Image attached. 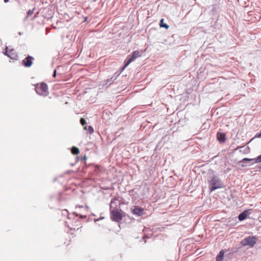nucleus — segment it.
<instances>
[{"label": "nucleus", "instance_id": "412c9836", "mask_svg": "<svg viewBox=\"0 0 261 261\" xmlns=\"http://www.w3.org/2000/svg\"><path fill=\"white\" fill-rule=\"evenodd\" d=\"M56 70H55L54 73V74H53V76H54V77H55V76H56Z\"/></svg>", "mask_w": 261, "mask_h": 261}, {"label": "nucleus", "instance_id": "6e6552de", "mask_svg": "<svg viewBox=\"0 0 261 261\" xmlns=\"http://www.w3.org/2000/svg\"><path fill=\"white\" fill-rule=\"evenodd\" d=\"M132 212L134 214L141 216L143 214V209L138 206H135L134 208L132 210Z\"/></svg>", "mask_w": 261, "mask_h": 261}, {"label": "nucleus", "instance_id": "1a4fd4ad", "mask_svg": "<svg viewBox=\"0 0 261 261\" xmlns=\"http://www.w3.org/2000/svg\"><path fill=\"white\" fill-rule=\"evenodd\" d=\"M245 161H253L255 163H258L261 162V154L259 155L257 158L255 159H248V158H244L243 159L241 162L243 163Z\"/></svg>", "mask_w": 261, "mask_h": 261}, {"label": "nucleus", "instance_id": "9d476101", "mask_svg": "<svg viewBox=\"0 0 261 261\" xmlns=\"http://www.w3.org/2000/svg\"><path fill=\"white\" fill-rule=\"evenodd\" d=\"M217 139L219 141H221L222 142H224L225 141L226 138H225V135L224 133H218L217 134Z\"/></svg>", "mask_w": 261, "mask_h": 261}, {"label": "nucleus", "instance_id": "2eb2a0df", "mask_svg": "<svg viewBox=\"0 0 261 261\" xmlns=\"http://www.w3.org/2000/svg\"><path fill=\"white\" fill-rule=\"evenodd\" d=\"M84 129L88 130L90 134H92L94 132V129L91 126H85Z\"/></svg>", "mask_w": 261, "mask_h": 261}, {"label": "nucleus", "instance_id": "9b49d317", "mask_svg": "<svg viewBox=\"0 0 261 261\" xmlns=\"http://www.w3.org/2000/svg\"><path fill=\"white\" fill-rule=\"evenodd\" d=\"M248 215V213L246 211H244L243 212L241 213L238 217V219L240 221H243L247 218Z\"/></svg>", "mask_w": 261, "mask_h": 261}, {"label": "nucleus", "instance_id": "4be33fe9", "mask_svg": "<svg viewBox=\"0 0 261 261\" xmlns=\"http://www.w3.org/2000/svg\"><path fill=\"white\" fill-rule=\"evenodd\" d=\"M9 1V0H4L5 3H8Z\"/></svg>", "mask_w": 261, "mask_h": 261}, {"label": "nucleus", "instance_id": "dca6fc26", "mask_svg": "<svg viewBox=\"0 0 261 261\" xmlns=\"http://www.w3.org/2000/svg\"><path fill=\"white\" fill-rule=\"evenodd\" d=\"M250 148L249 147H247L245 148L244 150H241L240 151V152H243L244 153H249L250 152Z\"/></svg>", "mask_w": 261, "mask_h": 261}, {"label": "nucleus", "instance_id": "4468645a", "mask_svg": "<svg viewBox=\"0 0 261 261\" xmlns=\"http://www.w3.org/2000/svg\"><path fill=\"white\" fill-rule=\"evenodd\" d=\"M71 152L73 154L76 155L80 153V151L78 148L73 147L71 149Z\"/></svg>", "mask_w": 261, "mask_h": 261}, {"label": "nucleus", "instance_id": "6ab92c4d", "mask_svg": "<svg viewBox=\"0 0 261 261\" xmlns=\"http://www.w3.org/2000/svg\"><path fill=\"white\" fill-rule=\"evenodd\" d=\"M255 137L261 138V133L260 134H256L255 136Z\"/></svg>", "mask_w": 261, "mask_h": 261}, {"label": "nucleus", "instance_id": "f3484780", "mask_svg": "<svg viewBox=\"0 0 261 261\" xmlns=\"http://www.w3.org/2000/svg\"><path fill=\"white\" fill-rule=\"evenodd\" d=\"M34 9H33L32 10H30L28 11V13H27V14H28V17H29L30 16H31L32 15H33V14L34 13Z\"/></svg>", "mask_w": 261, "mask_h": 261}, {"label": "nucleus", "instance_id": "aec40b11", "mask_svg": "<svg viewBox=\"0 0 261 261\" xmlns=\"http://www.w3.org/2000/svg\"><path fill=\"white\" fill-rule=\"evenodd\" d=\"M87 158L86 155H85L83 157V159L86 161L87 160Z\"/></svg>", "mask_w": 261, "mask_h": 261}, {"label": "nucleus", "instance_id": "f257e3e1", "mask_svg": "<svg viewBox=\"0 0 261 261\" xmlns=\"http://www.w3.org/2000/svg\"><path fill=\"white\" fill-rule=\"evenodd\" d=\"M111 219L115 222H119L121 221L124 217V213L118 208H114L110 211Z\"/></svg>", "mask_w": 261, "mask_h": 261}, {"label": "nucleus", "instance_id": "f8f14e48", "mask_svg": "<svg viewBox=\"0 0 261 261\" xmlns=\"http://www.w3.org/2000/svg\"><path fill=\"white\" fill-rule=\"evenodd\" d=\"M224 255V251L223 250H221L216 257V261H222L223 259Z\"/></svg>", "mask_w": 261, "mask_h": 261}, {"label": "nucleus", "instance_id": "39448f33", "mask_svg": "<svg viewBox=\"0 0 261 261\" xmlns=\"http://www.w3.org/2000/svg\"><path fill=\"white\" fill-rule=\"evenodd\" d=\"M241 243L243 246H249L252 247L256 243L255 238L254 237H248L242 240Z\"/></svg>", "mask_w": 261, "mask_h": 261}, {"label": "nucleus", "instance_id": "423d86ee", "mask_svg": "<svg viewBox=\"0 0 261 261\" xmlns=\"http://www.w3.org/2000/svg\"><path fill=\"white\" fill-rule=\"evenodd\" d=\"M4 54L11 59L13 60H17L18 57L15 50L14 49L9 50L8 47H6Z\"/></svg>", "mask_w": 261, "mask_h": 261}, {"label": "nucleus", "instance_id": "a211bd4d", "mask_svg": "<svg viewBox=\"0 0 261 261\" xmlns=\"http://www.w3.org/2000/svg\"><path fill=\"white\" fill-rule=\"evenodd\" d=\"M80 122L82 125H84L86 124V121L84 118H81L80 120Z\"/></svg>", "mask_w": 261, "mask_h": 261}, {"label": "nucleus", "instance_id": "ddd939ff", "mask_svg": "<svg viewBox=\"0 0 261 261\" xmlns=\"http://www.w3.org/2000/svg\"><path fill=\"white\" fill-rule=\"evenodd\" d=\"M164 19L163 18H162L160 20V25L161 27L165 28L166 29H168L169 28V26L168 25H167V24L164 23Z\"/></svg>", "mask_w": 261, "mask_h": 261}, {"label": "nucleus", "instance_id": "f03ea898", "mask_svg": "<svg viewBox=\"0 0 261 261\" xmlns=\"http://www.w3.org/2000/svg\"><path fill=\"white\" fill-rule=\"evenodd\" d=\"M35 90L37 94L43 96H46L49 94L48 86L44 83L37 84L35 86Z\"/></svg>", "mask_w": 261, "mask_h": 261}, {"label": "nucleus", "instance_id": "5701e85b", "mask_svg": "<svg viewBox=\"0 0 261 261\" xmlns=\"http://www.w3.org/2000/svg\"><path fill=\"white\" fill-rule=\"evenodd\" d=\"M260 221H261V220H260Z\"/></svg>", "mask_w": 261, "mask_h": 261}, {"label": "nucleus", "instance_id": "0eeeda50", "mask_svg": "<svg viewBox=\"0 0 261 261\" xmlns=\"http://www.w3.org/2000/svg\"><path fill=\"white\" fill-rule=\"evenodd\" d=\"M34 58L31 56H28L22 62V64L26 67H30L33 64Z\"/></svg>", "mask_w": 261, "mask_h": 261}, {"label": "nucleus", "instance_id": "20e7f679", "mask_svg": "<svg viewBox=\"0 0 261 261\" xmlns=\"http://www.w3.org/2000/svg\"><path fill=\"white\" fill-rule=\"evenodd\" d=\"M141 56L140 51L139 50L134 51L129 58H127L124 61L125 65L123 69L125 68L132 62L135 60L137 58Z\"/></svg>", "mask_w": 261, "mask_h": 261}, {"label": "nucleus", "instance_id": "7ed1b4c3", "mask_svg": "<svg viewBox=\"0 0 261 261\" xmlns=\"http://www.w3.org/2000/svg\"><path fill=\"white\" fill-rule=\"evenodd\" d=\"M209 184L211 192L222 187L220 181L215 176L210 181Z\"/></svg>", "mask_w": 261, "mask_h": 261}]
</instances>
